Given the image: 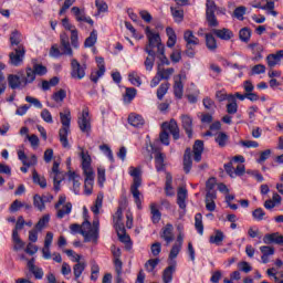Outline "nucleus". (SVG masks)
Returning <instances> with one entry per match:
<instances>
[{"instance_id": "f257e3e1", "label": "nucleus", "mask_w": 283, "mask_h": 283, "mask_svg": "<svg viewBox=\"0 0 283 283\" xmlns=\"http://www.w3.org/2000/svg\"><path fill=\"white\" fill-rule=\"evenodd\" d=\"M161 129L159 140L163 145L169 146V133L171 134L174 140H178L180 138V128L178 127V122H176V119L164 122L161 124Z\"/></svg>"}, {"instance_id": "f03ea898", "label": "nucleus", "mask_w": 283, "mask_h": 283, "mask_svg": "<svg viewBox=\"0 0 283 283\" xmlns=\"http://www.w3.org/2000/svg\"><path fill=\"white\" fill-rule=\"evenodd\" d=\"M60 119L62 127L59 130L60 143L64 148L70 147V142L67 140V134H70V123H72V113L70 108H65L63 113H60Z\"/></svg>"}, {"instance_id": "7ed1b4c3", "label": "nucleus", "mask_w": 283, "mask_h": 283, "mask_svg": "<svg viewBox=\"0 0 283 283\" xmlns=\"http://www.w3.org/2000/svg\"><path fill=\"white\" fill-rule=\"evenodd\" d=\"M83 229H88V231H81V235L84 238V242H98V219L93 220V227L87 218L82 223Z\"/></svg>"}, {"instance_id": "20e7f679", "label": "nucleus", "mask_w": 283, "mask_h": 283, "mask_svg": "<svg viewBox=\"0 0 283 283\" xmlns=\"http://www.w3.org/2000/svg\"><path fill=\"white\" fill-rule=\"evenodd\" d=\"M206 8V19L208 25L210 28H218L219 22L218 18H216V11L218 10V7L216 6V1L207 0Z\"/></svg>"}, {"instance_id": "39448f33", "label": "nucleus", "mask_w": 283, "mask_h": 283, "mask_svg": "<svg viewBox=\"0 0 283 283\" xmlns=\"http://www.w3.org/2000/svg\"><path fill=\"white\" fill-rule=\"evenodd\" d=\"M25 59V46L19 45L13 48V51L9 54V63L13 67H19L23 60Z\"/></svg>"}, {"instance_id": "423d86ee", "label": "nucleus", "mask_w": 283, "mask_h": 283, "mask_svg": "<svg viewBox=\"0 0 283 283\" xmlns=\"http://www.w3.org/2000/svg\"><path fill=\"white\" fill-rule=\"evenodd\" d=\"M65 200H67V198L65 197V195H62L59 197V200L55 203V209L57 211L56 218H59L60 220H62V218H65V216H70V213H72V202L65 203ZM62 205L64 206L61 208Z\"/></svg>"}, {"instance_id": "0eeeda50", "label": "nucleus", "mask_w": 283, "mask_h": 283, "mask_svg": "<svg viewBox=\"0 0 283 283\" xmlns=\"http://www.w3.org/2000/svg\"><path fill=\"white\" fill-rule=\"evenodd\" d=\"M146 35L148 39V48H157V52L163 54V50H165V45L163 44V40H160L159 33L151 32L149 27L146 28Z\"/></svg>"}, {"instance_id": "6e6552de", "label": "nucleus", "mask_w": 283, "mask_h": 283, "mask_svg": "<svg viewBox=\"0 0 283 283\" xmlns=\"http://www.w3.org/2000/svg\"><path fill=\"white\" fill-rule=\"evenodd\" d=\"M71 76L72 78H85V65H81L76 59L71 61Z\"/></svg>"}, {"instance_id": "1a4fd4ad", "label": "nucleus", "mask_w": 283, "mask_h": 283, "mask_svg": "<svg viewBox=\"0 0 283 283\" xmlns=\"http://www.w3.org/2000/svg\"><path fill=\"white\" fill-rule=\"evenodd\" d=\"M8 85L11 90H24L25 84L21 77V74H9L7 77Z\"/></svg>"}, {"instance_id": "9d476101", "label": "nucleus", "mask_w": 283, "mask_h": 283, "mask_svg": "<svg viewBox=\"0 0 283 283\" xmlns=\"http://www.w3.org/2000/svg\"><path fill=\"white\" fill-rule=\"evenodd\" d=\"M20 77L22 78V83L24 87L31 85L34 81H36V75L31 66H27L24 70L19 71Z\"/></svg>"}, {"instance_id": "9b49d317", "label": "nucleus", "mask_w": 283, "mask_h": 283, "mask_svg": "<svg viewBox=\"0 0 283 283\" xmlns=\"http://www.w3.org/2000/svg\"><path fill=\"white\" fill-rule=\"evenodd\" d=\"M78 127L81 132H90L92 129V124L90 123V109L84 108L82 112V117L78 118L77 120Z\"/></svg>"}, {"instance_id": "f8f14e48", "label": "nucleus", "mask_w": 283, "mask_h": 283, "mask_svg": "<svg viewBox=\"0 0 283 283\" xmlns=\"http://www.w3.org/2000/svg\"><path fill=\"white\" fill-rule=\"evenodd\" d=\"M160 238L165 240L166 247H169L171 242H174L175 237H174V226L168 223L166 227H164L159 233Z\"/></svg>"}, {"instance_id": "ddd939ff", "label": "nucleus", "mask_w": 283, "mask_h": 283, "mask_svg": "<svg viewBox=\"0 0 283 283\" xmlns=\"http://www.w3.org/2000/svg\"><path fill=\"white\" fill-rule=\"evenodd\" d=\"M60 49L62 50L63 54H66L67 56H72V54H74L72 51V45L70 44V35H67V33H61Z\"/></svg>"}, {"instance_id": "4468645a", "label": "nucleus", "mask_w": 283, "mask_h": 283, "mask_svg": "<svg viewBox=\"0 0 283 283\" xmlns=\"http://www.w3.org/2000/svg\"><path fill=\"white\" fill-rule=\"evenodd\" d=\"M181 127L185 129L188 138H193V118H191L189 115H182Z\"/></svg>"}, {"instance_id": "2eb2a0df", "label": "nucleus", "mask_w": 283, "mask_h": 283, "mask_svg": "<svg viewBox=\"0 0 283 283\" xmlns=\"http://www.w3.org/2000/svg\"><path fill=\"white\" fill-rule=\"evenodd\" d=\"M193 160L200 163L202 160V153L205 151V142L197 139L192 146Z\"/></svg>"}, {"instance_id": "dca6fc26", "label": "nucleus", "mask_w": 283, "mask_h": 283, "mask_svg": "<svg viewBox=\"0 0 283 283\" xmlns=\"http://www.w3.org/2000/svg\"><path fill=\"white\" fill-rule=\"evenodd\" d=\"M264 244H281L283 247V235L279 232L268 233L263 237Z\"/></svg>"}, {"instance_id": "f3484780", "label": "nucleus", "mask_w": 283, "mask_h": 283, "mask_svg": "<svg viewBox=\"0 0 283 283\" xmlns=\"http://www.w3.org/2000/svg\"><path fill=\"white\" fill-rule=\"evenodd\" d=\"M71 12H73L76 21L81 22L84 21V23H88L90 25H94V20L92 18L85 17V11H81L78 7H73L71 9Z\"/></svg>"}, {"instance_id": "a211bd4d", "label": "nucleus", "mask_w": 283, "mask_h": 283, "mask_svg": "<svg viewBox=\"0 0 283 283\" xmlns=\"http://www.w3.org/2000/svg\"><path fill=\"white\" fill-rule=\"evenodd\" d=\"M84 176H86L84 180V193L92 196V190L94 189V172H84Z\"/></svg>"}, {"instance_id": "6ab92c4d", "label": "nucleus", "mask_w": 283, "mask_h": 283, "mask_svg": "<svg viewBox=\"0 0 283 283\" xmlns=\"http://www.w3.org/2000/svg\"><path fill=\"white\" fill-rule=\"evenodd\" d=\"M212 33L218 36V39H221L222 41H229L233 39V32L231 30L223 28V29H212Z\"/></svg>"}, {"instance_id": "aec40b11", "label": "nucleus", "mask_w": 283, "mask_h": 283, "mask_svg": "<svg viewBox=\"0 0 283 283\" xmlns=\"http://www.w3.org/2000/svg\"><path fill=\"white\" fill-rule=\"evenodd\" d=\"M82 156V169L84 174H92L94 170L92 169V157L84 151L81 153Z\"/></svg>"}, {"instance_id": "412c9836", "label": "nucleus", "mask_w": 283, "mask_h": 283, "mask_svg": "<svg viewBox=\"0 0 283 283\" xmlns=\"http://www.w3.org/2000/svg\"><path fill=\"white\" fill-rule=\"evenodd\" d=\"M114 228L120 242H129V235H127V230H125V223H114Z\"/></svg>"}, {"instance_id": "4be33fe9", "label": "nucleus", "mask_w": 283, "mask_h": 283, "mask_svg": "<svg viewBox=\"0 0 283 283\" xmlns=\"http://www.w3.org/2000/svg\"><path fill=\"white\" fill-rule=\"evenodd\" d=\"M218 195L216 192H207L206 193V209L207 211H216V199Z\"/></svg>"}, {"instance_id": "5701e85b", "label": "nucleus", "mask_w": 283, "mask_h": 283, "mask_svg": "<svg viewBox=\"0 0 283 283\" xmlns=\"http://www.w3.org/2000/svg\"><path fill=\"white\" fill-rule=\"evenodd\" d=\"M283 59V50L277 51L275 54H269L266 56L269 67H275Z\"/></svg>"}, {"instance_id": "b1692460", "label": "nucleus", "mask_w": 283, "mask_h": 283, "mask_svg": "<svg viewBox=\"0 0 283 283\" xmlns=\"http://www.w3.org/2000/svg\"><path fill=\"white\" fill-rule=\"evenodd\" d=\"M193 165V160H191V148H186L184 154V171L185 174H189L191 171V167Z\"/></svg>"}, {"instance_id": "393cba45", "label": "nucleus", "mask_w": 283, "mask_h": 283, "mask_svg": "<svg viewBox=\"0 0 283 283\" xmlns=\"http://www.w3.org/2000/svg\"><path fill=\"white\" fill-rule=\"evenodd\" d=\"M185 92V85L182 84V75H178V80H175L174 94L176 98H182Z\"/></svg>"}, {"instance_id": "a878e982", "label": "nucleus", "mask_w": 283, "mask_h": 283, "mask_svg": "<svg viewBox=\"0 0 283 283\" xmlns=\"http://www.w3.org/2000/svg\"><path fill=\"white\" fill-rule=\"evenodd\" d=\"M174 72H176L174 67L165 69V67H160V64H158L157 74L159 75V78L161 81H169Z\"/></svg>"}, {"instance_id": "bb28decb", "label": "nucleus", "mask_w": 283, "mask_h": 283, "mask_svg": "<svg viewBox=\"0 0 283 283\" xmlns=\"http://www.w3.org/2000/svg\"><path fill=\"white\" fill-rule=\"evenodd\" d=\"M184 40L186 41V45H200V39H198L193 31L187 30L184 33Z\"/></svg>"}, {"instance_id": "cd10ccee", "label": "nucleus", "mask_w": 283, "mask_h": 283, "mask_svg": "<svg viewBox=\"0 0 283 283\" xmlns=\"http://www.w3.org/2000/svg\"><path fill=\"white\" fill-rule=\"evenodd\" d=\"M31 70L35 76H45V74H48V67L43 64H39L36 60H32Z\"/></svg>"}, {"instance_id": "c85d7f7f", "label": "nucleus", "mask_w": 283, "mask_h": 283, "mask_svg": "<svg viewBox=\"0 0 283 283\" xmlns=\"http://www.w3.org/2000/svg\"><path fill=\"white\" fill-rule=\"evenodd\" d=\"M139 187H140V185L130 186V193L133 195V198L135 200V205L137 206V208L142 209L143 200L140 199V197L143 195L140 193V190H138Z\"/></svg>"}, {"instance_id": "c756f323", "label": "nucleus", "mask_w": 283, "mask_h": 283, "mask_svg": "<svg viewBox=\"0 0 283 283\" xmlns=\"http://www.w3.org/2000/svg\"><path fill=\"white\" fill-rule=\"evenodd\" d=\"M209 242L210 244H217V247H221L222 242H224V232H222V230H216L214 235H210Z\"/></svg>"}, {"instance_id": "7c9ffc66", "label": "nucleus", "mask_w": 283, "mask_h": 283, "mask_svg": "<svg viewBox=\"0 0 283 283\" xmlns=\"http://www.w3.org/2000/svg\"><path fill=\"white\" fill-rule=\"evenodd\" d=\"M187 189L179 188L177 192V203L179 205L180 209H187Z\"/></svg>"}, {"instance_id": "2f4dec72", "label": "nucleus", "mask_w": 283, "mask_h": 283, "mask_svg": "<svg viewBox=\"0 0 283 283\" xmlns=\"http://www.w3.org/2000/svg\"><path fill=\"white\" fill-rule=\"evenodd\" d=\"M12 240H13V251H21V249H25V242L21 240L19 237V232L12 231Z\"/></svg>"}, {"instance_id": "473e14b6", "label": "nucleus", "mask_w": 283, "mask_h": 283, "mask_svg": "<svg viewBox=\"0 0 283 283\" xmlns=\"http://www.w3.org/2000/svg\"><path fill=\"white\" fill-rule=\"evenodd\" d=\"M128 123L133 127H143V125H145V119L140 115L130 114L128 116Z\"/></svg>"}, {"instance_id": "72a5a7b5", "label": "nucleus", "mask_w": 283, "mask_h": 283, "mask_svg": "<svg viewBox=\"0 0 283 283\" xmlns=\"http://www.w3.org/2000/svg\"><path fill=\"white\" fill-rule=\"evenodd\" d=\"M206 45L210 52H216L218 50V42L211 33H206Z\"/></svg>"}, {"instance_id": "f704fd0d", "label": "nucleus", "mask_w": 283, "mask_h": 283, "mask_svg": "<svg viewBox=\"0 0 283 283\" xmlns=\"http://www.w3.org/2000/svg\"><path fill=\"white\" fill-rule=\"evenodd\" d=\"M175 271H176V266L175 265H169L168 268H166L164 270V273H163V281H164V283H171V281L174 280Z\"/></svg>"}, {"instance_id": "c9c22d12", "label": "nucleus", "mask_w": 283, "mask_h": 283, "mask_svg": "<svg viewBox=\"0 0 283 283\" xmlns=\"http://www.w3.org/2000/svg\"><path fill=\"white\" fill-rule=\"evenodd\" d=\"M129 175L134 178L133 185H143V178L140 177V168L130 167Z\"/></svg>"}, {"instance_id": "e433bc0d", "label": "nucleus", "mask_w": 283, "mask_h": 283, "mask_svg": "<svg viewBox=\"0 0 283 283\" xmlns=\"http://www.w3.org/2000/svg\"><path fill=\"white\" fill-rule=\"evenodd\" d=\"M150 213L154 224H158L160 222V218H163V213H160V210H158L156 203L150 205Z\"/></svg>"}, {"instance_id": "4c0bfd02", "label": "nucleus", "mask_w": 283, "mask_h": 283, "mask_svg": "<svg viewBox=\"0 0 283 283\" xmlns=\"http://www.w3.org/2000/svg\"><path fill=\"white\" fill-rule=\"evenodd\" d=\"M228 101L229 104H227V112L229 114H238V102H235V97L233 95H229Z\"/></svg>"}, {"instance_id": "58836bf2", "label": "nucleus", "mask_w": 283, "mask_h": 283, "mask_svg": "<svg viewBox=\"0 0 283 283\" xmlns=\"http://www.w3.org/2000/svg\"><path fill=\"white\" fill-rule=\"evenodd\" d=\"M32 174H33V182L35 185H39L41 189H45V187H48V180H45V177L39 176V172L36 171V169H33Z\"/></svg>"}, {"instance_id": "ea45409f", "label": "nucleus", "mask_w": 283, "mask_h": 283, "mask_svg": "<svg viewBox=\"0 0 283 283\" xmlns=\"http://www.w3.org/2000/svg\"><path fill=\"white\" fill-rule=\"evenodd\" d=\"M155 165L157 171H163V169H165V154L157 153L155 155Z\"/></svg>"}, {"instance_id": "a19ab883", "label": "nucleus", "mask_w": 283, "mask_h": 283, "mask_svg": "<svg viewBox=\"0 0 283 283\" xmlns=\"http://www.w3.org/2000/svg\"><path fill=\"white\" fill-rule=\"evenodd\" d=\"M171 14L176 21V23H181V21H184L185 19V11L182 9H178V8H170Z\"/></svg>"}, {"instance_id": "79ce46f5", "label": "nucleus", "mask_w": 283, "mask_h": 283, "mask_svg": "<svg viewBox=\"0 0 283 283\" xmlns=\"http://www.w3.org/2000/svg\"><path fill=\"white\" fill-rule=\"evenodd\" d=\"M170 86H171V84H169V82H165V83L160 84V86L157 90V98L159 101H163V98H165V94H167V92H169Z\"/></svg>"}, {"instance_id": "37998d69", "label": "nucleus", "mask_w": 283, "mask_h": 283, "mask_svg": "<svg viewBox=\"0 0 283 283\" xmlns=\"http://www.w3.org/2000/svg\"><path fill=\"white\" fill-rule=\"evenodd\" d=\"M48 197H41L39 195H35L33 197V205L39 211H43L45 209V200Z\"/></svg>"}, {"instance_id": "c03bdc74", "label": "nucleus", "mask_w": 283, "mask_h": 283, "mask_svg": "<svg viewBox=\"0 0 283 283\" xmlns=\"http://www.w3.org/2000/svg\"><path fill=\"white\" fill-rule=\"evenodd\" d=\"M98 39V34L96 33V30H93L88 38H86L84 42L85 48H94L96 45V41Z\"/></svg>"}, {"instance_id": "a18cd8bd", "label": "nucleus", "mask_w": 283, "mask_h": 283, "mask_svg": "<svg viewBox=\"0 0 283 283\" xmlns=\"http://www.w3.org/2000/svg\"><path fill=\"white\" fill-rule=\"evenodd\" d=\"M195 228L200 235L205 233V224H202V213H197L195 217Z\"/></svg>"}, {"instance_id": "49530a36", "label": "nucleus", "mask_w": 283, "mask_h": 283, "mask_svg": "<svg viewBox=\"0 0 283 283\" xmlns=\"http://www.w3.org/2000/svg\"><path fill=\"white\" fill-rule=\"evenodd\" d=\"M85 266L86 265L84 262H78L73 266V273H74L75 280H78V277L83 275V271H85Z\"/></svg>"}, {"instance_id": "de8ad7c7", "label": "nucleus", "mask_w": 283, "mask_h": 283, "mask_svg": "<svg viewBox=\"0 0 283 283\" xmlns=\"http://www.w3.org/2000/svg\"><path fill=\"white\" fill-rule=\"evenodd\" d=\"M239 39L243 41V43H249L251 39V29L249 28H243L239 32Z\"/></svg>"}, {"instance_id": "09e8293b", "label": "nucleus", "mask_w": 283, "mask_h": 283, "mask_svg": "<svg viewBox=\"0 0 283 283\" xmlns=\"http://www.w3.org/2000/svg\"><path fill=\"white\" fill-rule=\"evenodd\" d=\"M10 43H11V45H17V48H19V45H23V44H21V33L18 30H14L11 33Z\"/></svg>"}, {"instance_id": "8fccbe9b", "label": "nucleus", "mask_w": 283, "mask_h": 283, "mask_svg": "<svg viewBox=\"0 0 283 283\" xmlns=\"http://www.w3.org/2000/svg\"><path fill=\"white\" fill-rule=\"evenodd\" d=\"M216 143L219 145V147H227L229 136L226 133H219L216 137Z\"/></svg>"}, {"instance_id": "3c124183", "label": "nucleus", "mask_w": 283, "mask_h": 283, "mask_svg": "<svg viewBox=\"0 0 283 283\" xmlns=\"http://www.w3.org/2000/svg\"><path fill=\"white\" fill-rule=\"evenodd\" d=\"M115 273H116V283H124L123 281V261H116V268H115Z\"/></svg>"}, {"instance_id": "603ef678", "label": "nucleus", "mask_w": 283, "mask_h": 283, "mask_svg": "<svg viewBox=\"0 0 283 283\" xmlns=\"http://www.w3.org/2000/svg\"><path fill=\"white\" fill-rule=\"evenodd\" d=\"M102 208H103V197L97 196L95 200V205L91 208V211H93L95 216H98L101 213Z\"/></svg>"}, {"instance_id": "864d4df0", "label": "nucleus", "mask_w": 283, "mask_h": 283, "mask_svg": "<svg viewBox=\"0 0 283 283\" xmlns=\"http://www.w3.org/2000/svg\"><path fill=\"white\" fill-rule=\"evenodd\" d=\"M158 264H160V259H150L145 263V269L148 273H151Z\"/></svg>"}, {"instance_id": "5fc2aeb1", "label": "nucleus", "mask_w": 283, "mask_h": 283, "mask_svg": "<svg viewBox=\"0 0 283 283\" xmlns=\"http://www.w3.org/2000/svg\"><path fill=\"white\" fill-rule=\"evenodd\" d=\"M48 222H50V214H45L43 216L38 223L35 224V230L36 231H43V229L45 228V224H48Z\"/></svg>"}, {"instance_id": "6e6d98bb", "label": "nucleus", "mask_w": 283, "mask_h": 283, "mask_svg": "<svg viewBox=\"0 0 283 283\" xmlns=\"http://www.w3.org/2000/svg\"><path fill=\"white\" fill-rule=\"evenodd\" d=\"M66 96H67V92H65V90L61 88L60 91H57L53 94V101H55V103H61V102L65 101Z\"/></svg>"}, {"instance_id": "4d7b16f0", "label": "nucleus", "mask_w": 283, "mask_h": 283, "mask_svg": "<svg viewBox=\"0 0 283 283\" xmlns=\"http://www.w3.org/2000/svg\"><path fill=\"white\" fill-rule=\"evenodd\" d=\"M104 75H105V67L101 66V70L91 73V81L93 83H98V80L101 78V76H104Z\"/></svg>"}, {"instance_id": "13d9d810", "label": "nucleus", "mask_w": 283, "mask_h": 283, "mask_svg": "<svg viewBox=\"0 0 283 283\" xmlns=\"http://www.w3.org/2000/svg\"><path fill=\"white\" fill-rule=\"evenodd\" d=\"M134 98H136V88H134V87L126 88L124 101L132 103V101H134Z\"/></svg>"}, {"instance_id": "bf43d9fd", "label": "nucleus", "mask_w": 283, "mask_h": 283, "mask_svg": "<svg viewBox=\"0 0 283 283\" xmlns=\"http://www.w3.org/2000/svg\"><path fill=\"white\" fill-rule=\"evenodd\" d=\"M170 61L172 63H180V61H182V52L178 49H175L170 54Z\"/></svg>"}, {"instance_id": "052dcab7", "label": "nucleus", "mask_w": 283, "mask_h": 283, "mask_svg": "<svg viewBox=\"0 0 283 283\" xmlns=\"http://www.w3.org/2000/svg\"><path fill=\"white\" fill-rule=\"evenodd\" d=\"M41 118L44 120V123H49V124L54 123V119L52 118V113H50L48 108L42 109Z\"/></svg>"}, {"instance_id": "680f3d73", "label": "nucleus", "mask_w": 283, "mask_h": 283, "mask_svg": "<svg viewBox=\"0 0 283 283\" xmlns=\"http://www.w3.org/2000/svg\"><path fill=\"white\" fill-rule=\"evenodd\" d=\"M95 6L97 8V14H101V12H107V10H108L107 2H105L103 0H96Z\"/></svg>"}, {"instance_id": "e2e57ef3", "label": "nucleus", "mask_w": 283, "mask_h": 283, "mask_svg": "<svg viewBox=\"0 0 283 283\" xmlns=\"http://www.w3.org/2000/svg\"><path fill=\"white\" fill-rule=\"evenodd\" d=\"M101 151H104V154H106L108 160H111V163H114V153H112V148H109V146L107 145H101L99 146Z\"/></svg>"}, {"instance_id": "0e129e2a", "label": "nucleus", "mask_w": 283, "mask_h": 283, "mask_svg": "<svg viewBox=\"0 0 283 283\" xmlns=\"http://www.w3.org/2000/svg\"><path fill=\"white\" fill-rule=\"evenodd\" d=\"M214 187H216V178L211 177L206 182L207 193H216V190H213Z\"/></svg>"}, {"instance_id": "69168bd1", "label": "nucleus", "mask_w": 283, "mask_h": 283, "mask_svg": "<svg viewBox=\"0 0 283 283\" xmlns=\"http://www.w3.org/2000/svg\"><path fill=\"white\" fill-rule=\"evenodd\" d=\"M253 219L254 220H259L262 221L264 220V216H266V213L264 212V210L262 208H256L253 212H252Z\"/></svg>"}, {"instance_id": "338daca9", "label": "nucleus", "mask_w": 283, "mask_h": 283, "mask_svg": "<svg viewBox=\"0 0 283 283\" xmlns=\"http://www.w3.org/2000/svg\"><path fill=\"white\" fill-rule=\"evenodd\" d=\"M71 45L78 48V30H71Z\"/></svg>"}, {"instance_id": "774afa93", "label": "nucleus", "mask_w": 283, "mask_h": 283, "mask_svg": "<svg viewBox=\"0 0 283 283\" xmlns=\"http://www.w3.org/2000/svg\"><path fill=\"white\" fill-rule=\"evenodd\" d=\"M235 19H242L247 14V7H238L233 12Z\"/></svg>"}]
</instances>
